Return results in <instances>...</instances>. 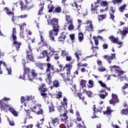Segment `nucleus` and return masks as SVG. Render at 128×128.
Listing matches in <instances>:
<instances>
[{
  "instance_id": "nucleus-25",
  "label": "nucleus",
  "mask_w": 128,
  "mask_h": 128,
  "mask_svg": "<svg viewBox=\"0 0 128 128\" xmlns=\"http://www.w3.org/2000/svg\"><path fill=\"white\" fill-rule=\"evenodd\" d=\"M93 38L94 40L96 46H98V38H100V40H102V37L100 36H98L97 38H96V37L94 36L93 37Z\"/></svg>"
},
{
  "instance_id": "nucleus-2",
  "label": "nucleus",
  "mask_w": 128,
  "mask_h": 128,
  "mask_svg": "<svg viewBox=\"0 0 128 128\" xmlns=\"http://www.w3.org/2000/svg\"><path fill=\"white\" fill-rule=\"evenodd\" d=\"M72 66L70 64H67L64 68V69L66 70V76H64V74H60V76L64 78V82L66 80H72V78H76L75 74H70V70H72Z\"/></svg>"
},
{
  "instance_id": "nucleus-54",
  "label": "nucleus",
  "mask_w": 128,
  "mask_h": 128,
  "mask_svg": "<svg viewBox=\"0 0 128 128\" xmlns=\"http://www.w3.org/2000/svg\"><path fill=\"white\" fill-rule=\"evenodd\" d=\"M78 96L80 98V100H82L84 101V97H82V93H78L77 94Z\"/></svg>"
},
{
  "instance_id": "nucleus-56",
  "label": "nucleus",
  "mask_w": 128,
  "mask_h": 128,
  "mask_svg": "<svg viewBox=\"0 0 128 128\" xmlns=\"http://www.w3.org/2000/svg\"><path fill=\"white\" fill-rule=\"evenodd\" d=\"M8 74H12V68L6 67Z\"/></svg>"
},
{
  "instance_id": "nucleus-7",
  "label": "nucleus",
  "mask_w": 128,
  "mask_h": 128,
  "mask_svg": "<svg viewBox=\"0 0 128 128\" xmlns=\"http://www.w3.org/2000/svg\"><path fill=\"white\" fill-rule=\"evenodd\" d=\"M26 72H27V78L30 82H32L34 78H36V76H37L36 72V70H32L31 74L28 68H25V74Z\"/></svg>"
},
{
  "instance_id": "nucleus-48",
  "label": "nucleus",
  "mask_w": 128,
  "mask_h": 128,
  "mask_svg": "<svg viewBox=\"0 0 128 128\" xmlns=\"http://www.w3.org/2000/svg\"><path fill=\"white\" fill-rule=\"evenodd\" d=\"M74 4L75 8H76L78 10H80L82 8V6H80V5H79V6L78 5V4L76 2H74Z\"/></svg>"
},
{
  "instance_id": "nucleus-31",
  "label": "nucleus",
  "mask_w": 128,
  "mask_h": 128,
  "mask_svg": "<svg viewBox=\"0 0 128 128\" xmlns=\"http://www.w3.org/2000/svg\"><path fill=\"white\" fill-rule=\"evenodd\" d=\"M26 70V68H24V70ZM26 76H28V72L24 71V74H23V76H20L19 77V80H26L25 78H26Z\"/></svg>"
},
{
  "instance_id": "nucleus-32",
  "label": "nucleus",
  "mask_w": 128,
  "mask_h": 128,
  "mask_svg": "<svg viewBox=\"0 0 128 128\" xmlns=\"http://www.w3.org/2000/svg\"><path fill=\"white\" fill-rule=\"evenodd\" d=\"M44 3L40 4V9L39 10V12L38 13V16H41L42 14V10H44Z\"/></svg>"
},
{
  "instance_id": "nucleus-62",
  "label": "nucleus",
  "mask_w": 128,
  "mask_h": 128,
  "mask_svg": "<svg viewBox=\"0 0 128 128\" xmlns=\"http://www.w3.org/2000/svg\"><path fill=\"white\" fill-rule=\"evenodd\" d=\"M66 60H68V62H70V60H72V56L67 55V56H66Z\"/></svg>"
},
{
  "instance_id": "nucleus-61",
  "label": "nucleus",
  "mask_w": 128,
  "mask_h": 128,
  "mask_svg": "<svg viewBox=\"0 0 128 128\" xmlns=\"http://www.w3.org/2000/svg\"><path fill=\"white\" fill-rule=\"evenodd\" d=\"M26 102V98H24V96H22L21 98V102Z\"/></svg>"
},
{
  "instance_id": "nucleus-17",
  "label": "nucleus",
  "mask_w": 128,
  "mask_h": 128,
  "mask_svg": "<svg viewBox=\"0 0 128 128\" xmlns=\"http://www.w3.org/2000/svg\"><path fill=\"white\" fill-rule=\"evenodd\" d=\"M0 108H1L2 110H4V112H8V106L4 104V103H3L2 101L0 100Z\"/></svg>"
},
{
  "instance_id": "nucleus-22",
  "label": "nucleus",
  "mask_w": 128,
  "mask_h": 128,
  "mask_svg": "<svg viewBox=\"0 0 128 128\" xmlns=\"http://www.w3.org/2000/svg\"><path fill=\"white\" fill-rule=\"evenodd\" d=\"M20 4L21 6V10H28V8H30V6H28V4L27 5H24V2H20Z\"/></svg>"
},
{
  "instance_id": "nucleus-12",
  "label": "nucleus",
  "mask_w": 128,
  "mask_h": 128,
  "mask_svg": "<svg viewBox=\"0 0 128 128\" xmlns=\"http://www.w3.org/2000/svg\"><path fill=\"white\" fill-rule=\"evenodd\" d=\"M112 99H111L110 101L109 102L110 104H116L118 102V95L116 94H112Z\"/></svg>"
},
{
  "instance_id": "nucleus-29",
  "label": "nucleus",
  "mask_w": 128,
  "mask_h": 128,
  "mask_svg": "<svg viewBox=\"0 0 128 128\" xmlns=\"http://www.w3.org/2000/svg\"><path fill=\"white\" fill-rule=\"evenodd\" d=\"M66 124L68 128H70L72 126V121L69 120L66 122Z\"/></svg>"
},
{
  "instance_id": "nucleus-44",
  "label": "nucleus",
  "mask_w": 128,
  "mask_h": 128,
  "mask_svg": "<svg viewBox=\"0 0 128 128\" xmlns=\"http://www.w3.org/2000/svg\"><path fill=\"white\" fill-rule=\"evenodd\" d=\"M94 108L93 109V110L94 112V114L96 112H102V108H101L100 110H99L98 109H97L96 110V105H94Z\"/></svg>"
},
{
  "instance_id": "nucleus-38",
  "label": "nucleus",
  "mask_w": 128,
  "mask_h": 128,
  "mask_svg": "<svg viewBox=\"0 0 128 128\" xmlns=\"http://www.w3.org/2000/svg\"><path fill=\"white\" fill-rule=\"evenodd\" d=\"M126 8V4H124L120 8H119L120 12H124Z\"/></svg>"
},
{
  "instance_id": "nucleus-41",
  "label": "nucleus",
  "mask_w": 128,
  "mask_h": 128,
  "mask_svg": "<svg viewBox=\"0 0 128 128\" xmlns=\"http://www.w3.org/2000/svg\"><path fill=\"white\" fill-rule=\"evenodd\" d=\"M53 86L55 88H58L60 86V83L58 82V81L56 80L53 82Z\"/></svg>"
},
{
  "instance_id": "nucleus-58",
  "label": "nucleus",
  "mask_w": 128,
  "mask_h": 128,
  "mask_svg": "<svg viewBox=\"0 0 128 128\" xmlns=\"http://www.w3.org/2000/svg\"><path fill=\"white\" fill-rule=\"evenodd\" d=\"M86 92L89 98H92V92L90 91H86Z\"/></svg>"
},
{
  "instance_id": "nucleus-40",
  "label": "nucleus",
  "mask_w": 128,
  "mask_h": 128,
  "mask_svg": "<svg viewBox=\"0 0 128 128\" xmlns=\"http://www.w3.org/2000/svg\"><path fill=\"white\" fill-rule=\"evenodd\" d=\"M88 84L90 85H88V88H92L94 86V81H92V80H89Z\"/></svg>"
},
{
  "instance_id": "nucleus-64",
  "label": "nucleus",
  "mask_w": 128,
  "mask_h": 128,
  "mask_svg": "<svg viewBox=\"0 0 128 128\" xmlns=\"http://www.w3.org/2000/svg\"><path fill=\"white\" fill-rule=\"evenodd\" d=\"M97 64L98 66H102V61L100 60H97Z\"/></svg>"
},
{
  "instance_id": "nucleus-6",
  "label": "nucleus",
  "mask_w": 128,
  "mask_h": 128,
  "mask_svg": "<svg viewBox=\"0 0 128 128\" xmlns=\"http://www.w3.org/2000/svg\"><path fill=\"white\" fill-rule=\"evenodd\" d=\"M30 108L32 112H36L38 110H40L39 111L37 112L38 114H42V110L40 109L42 108L40 104H36L32 102Z\"/></svg>"
},
{
  "instance_id": "nucleus-8",
  "label": "nucleus",
  "mask_w": 128,
  "mask_h": 128,
  "mask_svg": "<svg viewBox=\"0 0 128 128\" xmlns=\"http://www.w3.org/2000/svg\"><path fill=\"white\" fill-rule=\"evenodd\" d=\"M4 12H6V14H8V16H13L12 18V21L13 22H16V20H18L20 18V16H14V12H10V10H9L8 8H4Z\"/></svg>"
},
{
  "instance_id": "nucleus-20",
  "label": "nucleus",
  "mask_w": 128,
  "mask_h": 128,
  "mask_svg": "<svg viewBox=\"0 0 128 128\" xmlns=\"http://www.w3.org/2000/svg\"><path fill=\"white\" fill-rule=\"evenodd\" d=\"M26 26V23H24L22 25H20V32H21L20 33V38H24V34H22V32H24V26Z\"/></svg>"
},
{
  "instance_id": "nucleus-33",
  "label": "nucleus",
  "mask_w": 128,
  "mask_h": 128,
  "mask_svg": "<svg viewBox=\"0 0 128 128\" xmlns=\"http://www.w3.org/2000/svg\"><path fill=\"white\" fill-rule=\"evenodd\" d=\"M98 16V21L102 22V20H104L106 18V15L102 14V15Z\"/></svg>"
},
{
  "instance_id": "nucleus-5",
  "label": "nucleus",
  "mask_w": 128,
  "mask_h": 128,
  "mask_svg": "<svg viewBox=\"0 0 128 128\" xmlns=\"http://www.w3.org/2000/svg\"><path fill=\"white\" fill-rule=\"evenodd\" d=\"M16 28H13L12 30V36L13 40H14L13 42V44L15 48H16V50H18V48H20V45L22 44L20 42H18L16 41Z\"/></svg>"
},
{
  "instance_id": "nucleus-28",
  "label": "nucleus",
  "mask_w": 128,
  "mask_h": 128,
  "mask_svg": "<svg viewBox=\"0 0 128 128\" xmlns=\"http://www.w3.org/2000/svg\"><path fill=\"white\" fill-rule=\"evenodd\" d=\"M67 24H72V18L70 16H66Z\"/></svg>"
},
{
  "instance_id": "nucleus-47",
  "label": "nucleus",
  "mask_w": 128,
  "mask_h": 128,
  "mask_svg": "<svg viewBox=\"0 0 128 128\" xmlns=\"http://www.w3.org/2000/svg\"><path fill=\"white\" fill-rule=\"evenodd\" d=\"M108 4V2L106 1H102L100 2V5L102 6H106Z\"/></svg>"
},
{
  "instance_id": "nucleus-35",
  "label": "nucleus",
  "mask_w": 128,
  "mask_h": 128,
  "mask_svg": "<svg viewBox=\"0 0 128 128\" xmlns=\"http://www.w3.org/2000/svg\"><path fill=\"white\" fill-rule=\"evenodd\" d=\"M57 108L60 112H64L66 110V108H64V106H58Z\"/></svg>"
},
{
  "instance_id": "nucleus-36",
  "label": "nucleus",
  "mask_w": 128,
  "mask_h": 128,
  "mask_svg": "<svg viewBox=\"0 0 128 128\" xmlns=\"http://www.w3.org/2000/svg\"><path fill=\"white\" fill-rule=\"evenodd\" d=\"M2 64L4 66H6L4 62L0 60V74H2V67L0 66H2Z\"/></svg>"
},
{
  "instance_id": "nucleus-23",
  "label": "nucleus",
  "mask_w": 128,
  "mask_h": 128,
  "mask_svg": "<svg viewBox=\"0 0 128 128\" xmlns=\"http://www.w3.org/2000/svg\"><path fill=\"white\" fill-rule=\"evenodd\" d=\"M44 119L42 118L40 120V122H38L36 124V126L38 128H41L42 126V124H44Z\"/></svg>"
},
{
  "instance_id": "nucleus-26",
  "label": "nucleus",
  "mask_w": 128,
  "mask_h": 128,
  "mask_svg": "<svg viewBox=\"0 0 128 128\" xmlns=\"http://www.w3.org/2000/svg\"><path fill=\"white\" fill-rule=\"evenodd\" d=\"M9 112H12V114H13V116H18V112L14 110V108H9Z\"/></svg>"
},
{
  "instance_id": "nucleus-51",
  "label": "nucleus",
  "mask_w": 128,
  "mask_h": 128,
  "mask_svg": "<svg viewBox=\"0 0 128 128\" xmlns=\"http://www.w3.org/2000/svg\"><path fill=\"white\" fill-rule=\"evenodd\" d=\"M68 52L66 51V50H62V56H68Z\"/></svg>"
},
{
  "instance_id": "nucleus-43",
  "label": "nucleus",
  "mask_w": 128,
  "mask_h": 128,
  "mask_svg": "<svg viewBox=\"0 0 128 128\" xmlns=\"http://www.w3.org/2000/svg\"><path fill=\"white\" fill-rule=\"evenodd\" d=\"M122 0H113L112 2L114 4H122Z\"/></svg>"
},
{
  "instance_id": "nucleus-3",
  "label": "nucleus",
  "mask_w": 128,
  "mask_h": 128,
  "mask_svg": "<svg viewBox=\"0 0 128 128\" xmlns=\"http://www.w3.org/2000/svg\"><path fill=\"white\" fill-rule=\"evenodd\" d=\"M54 66L50 64H47V69L46 70V74H47V79L46 81L48 84H52V74L54 73Z\"/></svg>"
},
{
  "instance_id": "nucleus-50",
  "label": "nucleus",
  "mask_w": 128,
  "mask_h": 128,
  "mask_svg": "<svg viewBox=\"0 0 128 128\" xmlns=\"http://www.w3.org/2000/svg\"><path fill=\"white\" fill-rule=\"evenodd\" d=\"M63 102H64V106H68V99L66 98V97H64L63 98Z\"/></svg>"
},
{
  "instance_id": "nucleus-14",
  "label": "nucleus",
  "mask_w": 128,
  "mask_h": 128,
  "mask_svg": "<svg viewBox=\"0 0 128 128\" xmlns=\"http://www.w3.org/2000/svg\"><path fill=\"white\" fill-rule=\"evenodd\" d=\"M42 34V32H40L41 42H39L38 44V46L39 48H42L43 46H46V42H44V38Z\"/></svg>"
},
{
  "instance_id": "nucleus-10",
  "label": "nucleus",
  "mask_w": 128,
  "mask_h": 128,
  "mask_svg": "<svg viewBox=\"0 0 128 128\" xmlns=\"http://www.w3.org/2000/svg\"><path fill=\"white\" fill-rule=\"evenodd\" d=\"M28 50L26 51L27 58H28L29 60L34 62V56H32V47H30V44H28Z\"/></svg>"
},
{
  "instance_id": "nucleus-60",
  "label": "nucleus",
  "mask_w": 128,
  "mask_h": 128,
  "mask_svg": "<svg viewBox=\"0 0 128 128\" xmlns=\"http://www.w3.org/2000/svg\"><path fill=\"white\" fill-rule=\"evenodd\" d=\"M49 112H54V106H52L50 107H49Z\"/></svg>"
},
{
  "instance_id": "nucleus-53",
  "label": "nucleus",
  "mask_w": 128,
  "mask_h": 128,
  "mask_svg": "<svg viewBox=\"0 0 128 128\" xmlns=\"http://www.w3.org/2000/svg\"><path fill=\"white\" fill-rule=\"evenodd\" d=\"M48 50L51 52H52L53 54H56V52L54 50V49L52 48L50 46H49Z\"/></svg>"
},
{
  "instance_id": "nucleus-45",
  "label": "nucleus",
  "mask_w": 128,
  "mask_h": 128,
  "mask_svg": "<svg viewBox=\"0 0 128 128\" xmlns=\"http://www.w3.org/2000/svg\"><path fill=\"white\" fill-rule=\"evenodd\" d=\"M58 33L56 35V34H54V32H52V38H53V39H52V36H50V33H49V36H50V40H52L53 42H56V40H54V36H58Z\"/></svg>"
},
{
  "instance_id": "nucleus-11",
  "label": "nucleus",
  "mask_w": 128,
  "mask_h": 128,
  "mask_svg": "<svg viewBox=\"0 0 128 128\" xmlns=\"http://www.w3.org/2000/svg\"><path fill=\"white\" fill-rule=\"evenodd\" d=\"M39 90L41 92V96L46 98V92L48 91V90L46 88V85L42 84V86L39 88Z\"/></svg>"
},
{
  "instance_id": "nucleus-16",
  "label": "nucleus",
  "mask_w": 128,
  "mask_h": 128,
  "mask_svg": "<svg viewBox=\"0 0 128 128\" xmlns=\"http://www.w3.org/2000/svg\"><path fill=\"white\" fill-rule=\"evenodd\" d=\"M98 4H100V0H98L96 2H94V4H95L94 6V4H92L91 10H92V14H94V12H96V8H98Z\"/></svg>"
},
{
  "instance_id": "nucleus-15",
  "label": "nucleus",
  "mask_w": 128,
  "mask_h": 128,
  "mask_svg": "<svg viewBox=\"0 0 128 128\" xmlns=\"http://www.w3.org/2000/svg\"><path fill=\"white\" fill-rule=\"evenodd\" d=\"M104 58H105L106 60H107L109 64H110L112 63V60L114 58H116V54H112V56H104Z\"/></svg>"
},
{
  "instance_id": "nucleus-13",
  "label": "nucleus",
  "mask_w": 128,
  "mask_h": 128,
  "mask_svg": "<svg viewBox=\"0 0 128 128\" xmlns=\"http://www.w3.org/2000/svg\"><path fill=\"white\" fill-rule=\"evenodd\" d=\"M50 127L47 126L48 128H54V126H56L58 124H60V120L57 118H55L52 120V122H48Z\"/></svg>"
},
{
  "instance_id": "nucleus-34",
  "label": "nucleus",
  "mask_w": 128,
  "mask_h": 128,
  "mask_svg": "<svg viewBox=\"0 0 128 128\" xmlns=\"http://www.w3.org/2000/svg\"><path fill=\"white\" fill-rule=\"evenodd\" d=\"M36 66H38L40 70H44V66L46 64H42V63H37L36 64Z\"/></svg>"
},
{
  "instance_id": "nucleus-39",
  "label": "nucleus",
  "mask_w": 128,
  "mask_h": 128,
  "mask_svg": "<svg viewBox=\"0 0 128 128\" xmlns=\"http://www.w3.org/2000/svg\"><path fill=\"white\" fill-rule=\"evenodd\" d=\"M128 114V109L126 108V109H123L121 110V114H125L126 115Z\"/></svg>"
},
{
  "instance_id": "nucleus-42",
  "label": "nucleus",
  "mask_w": 128,
  "mask_h": 128,
  "mask_svg": "<svg viewBox=\"0 0 128 128\" xmlns=\"http://www.w3.org/2000/svg\"><path fill=\"white\" fill-rule=\"evenodd\" d=\"M54 6H52V4H49L48 6V12H52V10H54Z\"/></svg>"
},
{
  "instance_id": "nucleus-52",
  "label": "nucleus",
  "mask_w": 128,
  "mask_h": 128,
  "mask_svg": "<svg viewBox=\"0 0 128 128\" xmlns=\"http://www.w3.org/2000/svg\"><path fill=\"white\" fill-rule=\"evenodd\" d=\"M34 97L32 96H26V100L28 102V100H34Z\"/></svg>"
},
{
  "instance_id": "nucleus-59",
  "label": "nucleus",
  "mask_w": 128,
  "mask_h": 128,
  "mask_svg": "<svg viewBox=\"0 0 128 128\" xmlns=\"http://www.w3.org/2000/svg\"><path fill=\"white\" fill-rule=\"evenodd\" d=\"M27 16H28V14H24L23 15H21L19 16V18H26Z\"/></svg>"
},
{
  "instance_id": "nucleus-24",
  "label": "nucleus",
  "mask_w": 128,
  "mask_h": 128,
  "mask_svg": "<svg viewBox=\"0 0 128 128\" xmlns=\"http://www.w3.org/2000/svg\"><path fill=\"white\" fill-rule=\"evenodd\" d=\"M86 28L88 32H93L94 26L92 25V24H90L89 26H86Z\"/></svg>"
},
{
  "instance_id": "nucleus-30",
  "label": "nucleus",
  "mask_w": 128,
  "mask_h": 128,
  "mask_svg": "<svg viewBox=\"0 0 128 128\" xmlns=\"http://www.w3.org/2000/svg\"><path fill=\"white\" fill-rule=\"evenodd\" d=\"M78 40L80 42H82L84 40V34L82 32H80L78 34Z\"/></svg>"
},
{
  "instance_id": "nucleus-46",
  "label": "nucleus",
  "mask_w": 128,
  "mask_h": 128,
  "mask_svg": "<svg viewBox=\"0 0 128 128\" xmlns=\"http://www.w3.org/2000/svg\"><path fill=\"white\" fill-rule=\"evenodd\" d=\"M86 81L84 80H82L80 82V86H82V88L86 87Z\"/></svg>"
},
{
  "instance_id": "nucleus-37",
  "label": "nucleus",
  "mask_w": 128,
  "mask_h": 128,
  "mask_svg": "<svg viewBox=\"0 0 128 128\" xmlns=\"http://www.w3.org/2000/svg\"><path fill=\"white\" fill-rule=\"evenodd\" d=\"M68 24H69L68 26V30H74V24L72 23H68Z\"/></svg>"
},
{
  "instance_id": "nucleus-57",
  "label": "nucleus",
  "mask_w": 128,
  "mask_h": 128,
  "mask_svg": "<svg viewBox=\"0 0 128 128\" xmlns=\"http://www.w3.org/2000/svg\"><path fill=\"white\" fill-rule=\"evenodd\" d=\"M61 11H62V8L60 6H58L55 8L56 12H60Z\"/></svg>"
},
{
  "instance_id": "nucleus-49",
  "label": "nucleus",
  "mask_w": 128,
  "mask_h": 128,
  "mask_svg": "<svg viewBox=\"0 0 128 128\" xmlns=\"http://www.w3.org/2000/svg\"><path fill=\"white\" fill-rule=\"evenodd\" d=\"M1 100L2 101V102L3 104H4V102H8V100H10V98L4 97L2 100Z\"/></svg>"
},
{
  "instance_id": "nucleus-63",
  "label": "nucleus",
  "mask_w": 128,
  "mask_h": 128,
  "mask_svg": "<svg viewBox=\"0 0 128 128\" xmlns=\"http://www.w3.org/2000/svg\"><path fill=\"white\" fill-rule=\"evenodd\" d=\"M64 37H62V38H58V42H64Z\"/></svg>"
},
{
  "instance_id": "nucleus-55",
  "label": "nucleus",
  "mask_w": 128,
  "mask_h": 128,
  "mask_svg": "<svg viewBox=\"0 0 128 128\" xmlns=\"http://www.w3.org/2000/svg\"><path fill=\"white\" fill-rule=\"evenodd\" d=\"M98 70H99V72H104L106 68H104V66H100V67L98 68Z\"/></svg>"
},
{
  "instance_id": "nucleus-18",
  "label": "nucleus",
  "mask_w": 128,
  "mask_h": 128,
  "mask_svg": "<svg viewBox=\"0 0 128 128\" xmlns=\"http://www.w3.org/2000/svg\"><path fill=\"white\" fill-rule=\"evenodd\" d=\"M128 32V28H126L124 27L123 28V30L122 31H120V33L121 34V35L122 36V40L124 38H126V34Z\"/></svg>"
},
{
  "instance_id": "nucleus-19",
  "label": "nucleus",
  "mask_w": 128,
  "mask_h": 128,
  "mask_svg": "<svg viewBox=\"0 0 128 128\" xmlns=\"http://www.w3.org/2000/svg\"><path fill=\"white\" fill-rule=\"evenodd\" d=\"M46 56H48V50H44L40 54V55L38 56V58H44Z\"/></svg>"
},
{
  "instance_id": "nucleus-27",
  "label": "nucleus",
  "mask_w": 128,
  "mask_h": 128,
  "mask_svg": "<svg viewBox=\"0 0 128 128\" xmlns=\"http://www.w3.org/2000/svg\"><path fill=\"white\" fill-rule=\"evenodd\" d=\"M98 82L100 84V86H102V88H106L108 90H109V92H110V88H107L106 84L100 80Z\"/></svg>"
},
{
  "instance_id": "nucleus-1",
  "label": "nucleus",
  "mask_w": 128,
  "mask_h": 128,
  "mask_svg": "<svg viewBox=\"0 0 128 128\" xmlns=\"http://www.w3.org/2000/svg\"><path fill=\"white\" fill-rule=\"evenodd\" d=\"M48 24H52L53 28V30L50 31L49 34L52 38L54 40V37H52V32H54L55 36H56L58 34V20L56 18H54L52 20H48Z\"/></svg>"
},
{
  "instance_id": "nucleus-9",
  "label": "nucleus",
  "mask_w": 128,
  "mask_h": 128,
  "mask_svg": "<svg viewBox=\"0 0 128 128\" xmlns=\"http://www.w3.org/2000/svg\"><path fill=\"white\" fill-rule=\"evenodd\" d=\"M109 38L111 40V42H114V44H120V46L118 47V48H122V44L124 42H120L118 38H114V36H109Z\"/></svg>"
},
{
  "instance_id": "nucleus-4",
  "label": "nucleus",
  "mask_w": 128,
  "mask_h": 128,
  "mask_svg": "<svg viewBox=\"0 0 128 128\" xmlns=\"http://www.w3.org/2000/svg\"><path fill=\"white\" fill-rule=\"evenodd\" d=\"M110 68L111 70H115L117 72L118 74V76L120 77V80H121V82H124V80H128V78H126V76H124V72L121 70L118 66H111Z\"/></svg>"
},
{
  "instance_id": "nucleus-21",
  "label": "nucleus",
  "mask_w": 128,
  "mask_h": 128,
  "mask_svg": "<svg viewBox=\"0 0 128 128\" xmlns=\"http://www.w3.org/2000/svg\"><path fill=\"white\" fill-rule=\"evenodd\" d=\"M112 110L110 108V107H107L106 110L104 112V114H106V116H110L112 114Z\"/></svg>"
}]
</instances>
